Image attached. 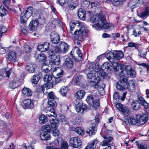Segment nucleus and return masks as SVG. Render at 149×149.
Here are the masks:
<instances>
[{
    "instance_id": "19",
    "label": "nucleus",
    "mask_w": 149,
    "mask_h": 149,
    "mask_svg": "<svg viewBox=\"0 0 149 149\" xmlns=\"http://www.w3.org/2000/svg\"><path fill=\"white\" fill-rule=\"evenodd\" d=\"M55 142H58V144H56V145H58L60 143L61 146L60 149H68V143L66 141H64L61 137H58Z\"/></svg>"
},
{
    "instance_id": "40",
    "label": "nucleus",
    "mask_w": 149,
    "mask_h": 149,
    "mask_svg": "<svg viewBox=\"0 0 149 149\" xmlns=\"http://www.w3.org/2000/svg\"><path fill=\"white\" fill-rule=\"evenodd\" d=\"M38 59L40 62H42V64H45L46 62V58L45 55L43 54H40L38 55Z\"/></svg>"
},
{
    "instance_id": "17",
    "label": "nucleus",
    "mask_w": 149,
    "mask_h": 149,
    "mask_svg": "<svg viewBox=\"0 0 149 149\" xmlns=\"http://www.w3.org/2000/svg\"><path fill=\"white\" fill-rule=\"evenodd\" d=\"M103 14L100 13H97L95 16H93L92 17L91 16L90 20L92 22H97V23L95 24L93 26L95 28V25H98L99 24V22L101 21V20L104 16Z\"/></svg>"
},
{
    "instance_id": "34",
    "label": "nucleus",
    "mask_w": 149,
    "mask_h": 149,
    "mask_svg": "<svg viewBox=\"0 0 149 149\" xmlns=\"http://www.w3.org/2000/svg\"><path fill=\"white\" fill-rule=\"evenodd\" d=\"M124 123L126 125L128 123L131 124L132 125H135L138 123L137 120L135 119L133 117H130L127 119V121H124Z\"/></svg>"
},
{
    "instance_id": "57",
    "label": "nucleus",
    "mask_w": 149,
    "mask_h": 149,
    "mask_svg": "<svg viewBox=\"0 0 149 149\" xmlns=\"http://www.w3.org/2000/svg\"><path fill=\"white\" fill-rule=\"evenodd\" d=\"M56 99L48 100V103L50 106L53 107H55L56 106L57 103L56 102Z\"/></svg>"
},
{
    "instance_id": "52",
    "label": "nucleus",
    "mask_w": 149,
    "mask_h": 149,
    "mask_svg": "<svg viewBox=\"0 0 149 149\" xmlns=\"http://www.w3.org/2000/svg\"><path fill=\"white\" fill-rule=\"evenodd\" d=\"M68 91V87L67 86H63L60 89V92L63 96H65L66 95Z\"/></svg>"
},
{
    "instance_id": "53",
    "label": "nucleus",
    "mask_w": 149,
    "mask_h": 149,
    "mask_svg": "<svg viewBox=\"0 0 149 149\" xmlns=\"http://www.w3.org/2000/svg\"><path fill=\"white\" fill-rule=\"evenodd\" d=\"M135 143L138 146V149H148V146L146 144L141 143H139L138 141H136Z\"/></svg>"
},
{
    "instance_id": "35",
    "label": "nucleus",
    "mask_w": 149,
    "mask_h": 149,
    "mask_svg": "<svg viewBox=\"0 0 149 149\" xmlns=\"http://www.w3.org/2000/svg\"><path fill=\"white\" fill-rule=\"evenodd\" d=\"M139 52L138 56H140L141 58H146V55L147 53V50H146L145 49H138Z\"/></svg>"
},
{
    "instance_id": "26",
    "label": "nucleus",
    "mask_w": 149,
    "mask_h": 149,
    "mask_svg": "<svg viewBox=\"0 0 149 149\" xmlns=\"http://www.w3.org/2000/svg\"><path fill=\"white\" fill-rule=\"evenodd\" d=\"M139 100L141 102V105L145 108L146 113H149V104L146 101L144 98H140Z\"/></svg>"
},
{
    "instance_id": "55",
    "label": "nucleus",
    "mask_w": 149,
    "mask_h": 149,
    "mask_svg": "<svg viewBox=\"0 0 149 149\" xmlns=\"http://www.w3.org/2000/svg\"><path fill=\"white\" fill-rule=\"evenodd\" d=\"M18 85V82L16 81H11L9 84V87L13 89L17 88Z\"/></svg>"
},
{
    "instance_id": "28",
    "label": "nucleus",
    "mask_w": 149,
    "mask_h": 149,
    "mask_svg": "<svg viewBox=\"0 0 149 149\" xmlns=\"http://www.w3.org/2000/svg\"><path fill=\"white\" fill-rule=\"evenodd\" d=\"M114 59L119 60L124 56L123 52L121 51H115L113 52Z\"/></svg>"
},
{
    "instance_id": "12",
    "label": "nucleus",
    "mask_w": 149,
    "mask_h": 149,
    "mask_svg": "<svg viewBox=\"0 0 149 149\" xmlns=\"http://www.w3.org/2000/svg\"><path fill=\"white\" fill-rule=\"evenodd\" d=\"M136 119L140 125L146 123L148 120V117L146 114H139L136 115Z\"/></svg>"
},
{
    "instance_id": "15",
    "label": "nucleus",
    "mask_w": 149,
    "mask_h": 149,
    "mask_svg": "<svg viewBox=\"0 0 149 149\" xmlns=\"http://www.w3.org/2000/svg\"><path fill=\"white\" fill-rule=\"evenodd\" d=\"M116 106L118 110L126 116H128L130 115V110L128 108H126L125 105L120 103H118L116 104Z\"/></svg>"
},
{
    "instance_id": "41",
    "label": "nucleus",
    "mask_w": 149,
    "mask_h": 149,
    "mask_svg": "<svg viewBox=\"0 0 149 149\" xmlns=\"http://www.w3.org/2000/svg\"><path fill=\"white\" fill-rule=\"evenodd\" d=\"M40 136L41 140H48L50 138V136L48 133L44 132L41 133Z\"/></svg>"
},
{
    "instance_id": "63",
    "label": "nucleus",
    "mask_w": 149,
    "mask_h": 149,
    "mask_svg": "<svg viewBox=\"0 0 149 149\" xmlns=\"http://www.w3.org/2000/svg\"><path fill=\"white\" fill-rule=\"evenodd\" d=\"M48 100L56 99V97L55 96L54 92L52 91L49 92L48 94Z\"/></svg>"
},
{
    "instance_id": "62",
    "label": "nucleus",
    "mask_w": 149,
    "mask_h": 149,
    "mask_svg": "<svg viewBox=\"0 0 149 149\" xmlns=\"http://www.w3.org/2000/svg\"><path fill=\"white\" fill-rule=\"evenodd\" d=\"M6 10L3 6H0V15L3 16L6 15Z\"/></svg>"
},
{
    "instance_id": "37",
    "label": "nucleus",
    "mask_w": 149,
    "mask_h": 149,
    "mask_svg": "<svg viewBox=\"0 0 149 149\" xmlns=\"http://www.w3.org/2000/svg\"><path fill=\"white\" fill-rule=\"evenodd\" d=\"M67 4L69 8L71 10L74 9L77 5L76 3L74 2L73 0H68Z\"/></svg>"
},
{
    "instance_id": "22",
    "label": "nucleus",
    "mask_w": 149,
    "mask_h": 149,
    "mask_svg": "<svg viewBox=\"0 0 149 149\" xmlns=\"http://www.w3.org/2000/svg\"><path fill=\"white\" fill-rule=\"evenodd\" d=\"M39 23L38 20H32L30 22L29 24L28 28L30 31H35L38 26Z\"/></svg>"
},
{
    "instance_id": "38",
    "label": "nucleus",
    "mask_w": 149,
    "mask_h": 149,
    "mask_svg": "<svg viewBox=\"0 0 149 149\" xmlns=\"http://www.w3.org/2000/svg\"><path fill=\"white\" fill-rule=\"evenodd\" d=\"M85 94V92L84 90H80L76 93L75 97L77 98L81 99L84 97Z\"/></svg>"
},
{
    "instance_id": "50",
    "label": "nucleus",
    "mask_w": 149,
    "mask_h": 149,
    "mask_svg": "<svg viewBox=\"0 0 149 149\" xmlns=\"http://www.w3.org/2000/svg\"><path fill=\"white\" fill-rule=\"evenodd\" d=\"M40 79V77L39 75H34L31 79V81L33 84H36Z\"/></svg>"
},
{
    "instance_id": "59",
    "label": "nucleus",
    "mask_w": 149,
    "mask_h": 149,
    "mask_svg": "<svg viewBox=\"0 0 149 149\" xmlns=\"http://www.w3.org/2000/svg\"><path fill=\"white\" fill-rule=\"evenodd\" d=\"M140 44L133 42H130L128 43V47H134L136 49H138Z\"/></svg>"
},
{
    "instance_id": "5",
    "label": "nucleus",
    "mask_w": 149,
    "mask_h": 149,
    "mask_svg": "<svg viewBox=\"0 0 149 149\" xmlns=\"http://www.w3.org/2000/svg\"><path fill=\"white\" fill-rule=\"evenodd\" d=\"M56 121L54 120L53 119L50 120V124L45 125L42 127L43 132L48 133L52 132L59 125L58 123H57Z\"/></svg>"
},
{
    "instance_id": "36",
    "label": "nucleus",
    "mask_w": 149,
    "mask_h": 149,
    "mask_svg": "<svg viewBox=\"0 0 149 149\" xmlns=\"http://www.w3.org/2000/svg\"><path fill=\"white\" fill-rule=\"evenodd\" d=\"M98 141L96 140H94L92 143L89 144L86 146L85 149H95L96 145Z\"/></svg>"
},
{
    "instance_id": "1",
    "label": "nucleus",
    "mask_w": 149,
    "mask_h": 149,
    "mask_svg": "<svg viewBox=\"0 0 149 149\" xmlns=\"http://www.w3.org/2000/svg\"><path fill=\"white\" fill-rule=\"evenodd\" d=\"M70 26V33L76 36L77 45H80L87 35L88 30L82 23L76 21L71 22Z\"/></svg>"
},
{
    "instance_id": "44",
    "label": "nucleus",
    "mask_w": 149,
    "mask_h": 149,
    "mask_svg": "<svg viewBox=\"0 0 149 149\" xmlns=\"http://www.w3.org/2000/svg\"><path fill=\"white\" fill-rule=\"evenodd\" d=\"M126 70L127 72V75L129 77L134 78L135 77L136 73L133 69L131 68L129 70H127V69H126Z\"/></svg>"
},
{
    "instance_id": "39",
    "label": "nucleus",
    "mask_w": 149,
    "mask_h": 149,
    "mask_svg": "<svg viewBox=\"0 0 149 149\" xmlns=\"http://www.w3.org/2000/svg\"><path fill=\"white\" fill-rule=\"evenodd\" d=\"M25 12L24 14L29 17L33 13V8L32 7L30 6L28 8H26L25 9Z\"/></svg>"
},
{
    "instance_id": "42",
    "label": "nucleus",
    "mask_w": 149,
    "mask_h": 149,
    "mask_svg": "<svg viewBox=\"0 0 149 149\" xmlns=\"http://www.w3.org/2000/svg\"><path fill=\"white\" fill-rule=\"evenodd\" d=\"M126 84L121 83L120 82H117L116 85V88L122 91L127 89V86L126 85Z\"/></svg>"
},
{
    "instance_id": "32",
    "label": "nucleus",
    "mask_w": 149,
    "mask_h": 149,
    "mask_svg": "<svg viewBox=\"0 0 149 149\" xmlns=\"http://www.w3.org/2000/svg\"><path fill=\"white\" fill-rule=\"evenodd\" d=\"M16 57V52L15 51L10 50L8 53V59L10 61L14 60Z\"/></svg>"
},
{
    "instance_id": "8",
    "label": "nucleus",
    "mask_w": 149,
    "mask_h": 149,
    "mask_svg": "<svg viewBox=\"0 0 149 149\" xmlns=\"http://www.w3.org/2000/svg\"><path fill=\"white\" fill-rule=\"evenodd\" d=\"M113 67L115 74L117 75H122L123 74V71L125 69V66L118 62L114 63L113 64Z\"/></svg>"
},
{
    "instance_id": "24",
    "label": "nucleus",
    "mask_w": 149,
    "mask_h": 149,
    "mask_svg": "<svg viewBox=\"0 0 149 149\" xmlns=\"http://www.w3.org/2000/svg\"><path fill=\"white\" fill-rule=\"evenodd\" d=\"M104 78L100 77L97 76V79L94 80H91L89 81V85L91 87H93L95 88H97L98 87V83L100 81Z\"/></svg>"
},
{
    "instance_id": "49",
    "label": "nucleus",
    "mask_w": 149,
    "mask_h": 149,
    "mask_svg": "<svg viewBox=\"0 0 149 149\" xmlns=\"http://www.w3.org/2000/svg\"><path fill=\"white\" fill-rule=\"evenodd\" d=\"M59 120L64 124H66L68 123V120L65 116L62 114H60L59 118Z\"/></svg>"
},
{
    "instance_id": "3",
    "label": "nucleus",
    "mask_w": 149,
    "mask_h": 149,
    "mask_svg": "<svg viewBox=\"0 0 149 149\" xmlns=\"http://www.w3.org/2000/svg\"><path fill=\"white\" fill-rule=\"evenodd\" d=\"M86 101L88 104L92 105L96 109H98L100 106L99 100L94 95L91 94L88 95Z\"/></svg>"
},
{
    "instance_id": "27",
    "label": "nucleus",
    "mask_w": 149,
    "mask_h": 149,
    "mask_svg": "<svg viewBox=\"0 0 149 149\" xmlns=\"http://www.w3.org/2000/svg\"><path fill=\"white\" fill-rule=\"evenodd\" d=\"M36 65L34 64H32L31 63H28L26 64L25 67L26 69L30 73H33L35 72L36 68Z\"/></svg>"
},
{
    "instance_id": "60",
    "label": "nucleus",
    "mask_w": 149,
    "mask_h": 149,
    "mask_svg": "<svg viewBox=\"0 0 149 149\" xmlns=\"http://www.w3.org/2000/svg\"><path fill=\"white\" fill-rule=\"evenodd\" d=\"M75 131L79 134L82 136L84 134V130L79 127H77Z\"/></svg>"
},
{
    "instance_id": "18",
    "label": "nucleus",
    "mask_w": 149,
    "mask_h": 149,
    "mask_svg": "<svg viewBox=\"0 0 149 149\" xmlns=\"http://www.w3.org/2000/svg\"><path fill=\"white\" fill-rule=\"evenodd\" d=\"M140 98H143L141 96L138 95L137 96V100L133 101L132 102V107L134 110H138L140 109L141 104V102L139 100Z\"/></svg>"
},
{
    "instance_id": "7",
    "label": "nucleus",
    "mask_w": 149,
    "mask_h": 149,
    "mask_svg": "<svg viewBox=\"0 0 149 149\" xmlns=\"http://www.w3.org/2000/svg\"><path fill=\"white\" fill-rule=\"evenodd\" d=\"M90 72L87 75L88 78L91 80H94L97 79V76L100 77L104 78V73H101L100 71H96L93 68H92Z\"/></svg>"
},
{
    "instance_id": "20",
    "label": "nucleus",
    "mask_w": 149,
    "mask_h": 149,
    "mask_svg": "<svg viewBox=\"0 0 149 149\" xmlns=\"http://www.w3.org/2000/svg\"><path fill=\"white\" fill-rule=\"evenodd\" d=\"M143 3V0H132L129 3L128 6L132 9H133L136 7L139 6Z\"/></svg>"
},
{
    "instance_id": "25",
    "label": "nucleus",
    "mask_w": 149,
    "mask_h": 149,
    "mask_svg": "<svg viewBox=\"0 0 149 149\" xmlns=\"http://www.w3.org/2000/svg\"><path fill=\"white\" fill-rule=\"evenodd\" d=\"M140 18L145 19L149 16V7H147L138 15Z\"/></svg>"
},
{
    "instance_id": "21",
    "label": "nucleus",
    "mask_w": 149,
    "mask_h": 149,
    "mask_svg": "<svg viewBox=\"0 0 149 149\" xmlns=\"http://www.w3.org/2000/svg\"><path fill=\"white\" fill-rule=\"evenodd\" d=\"M75 51L77 54L78 58H77L75 56H72L73 58L76 61H81L82 58V54L81 51L79 49V48L76 47L73 49L71 52V54L72 52H74Z\"/></svg>"
},
{
    "instance_id": "13",
    "label": "nucleus",
    "mask_w": 149,
    "mask_h": 149,
    "mask_svg": "<svg viewBox=\"0 0 149 149\" xmlns=\"http://www.w3.org/2000/svg\"><path fill=\"white\" fill-rule=\"evenodd\" d=\"M70 146L73 148H78L82 144V142L80 138L76 136L70 139L69 142Z\"/></svg>"
},
{
    "instance_id": "11",
    "label": "nucleus",
    "mask_w": 149,
    "mask_h": 149,
    "mask_svg": "<svg viewBox=\"0 0 149 149\" xmlns=\"http://www.w3.org/2000/svg\"><path fill=\"white\" fill-rule=\"evenodd\" d=\"M34 100H33L27 99L23 100L22 103L23 108L24 109H30L33 108Z\"/></svg>"
},
{
    "instance_id": "45",
    "label": "nucleus",
    "mask_w": 149,
    "mask_h": 149,
    "mask_svg": "<svg viewBox=\"0 0 149 149\" xmlns=\"http://www.w3.org/2000/svg\"><path fill=\"white\" fill-rule=\"evenodd\" d=\"M43 79L45 82H48L52 81L53 78L49 73H47L45 75Z\"/></svg>"
},
{
    "instance_id": "54",
    "label": "nucleus",
    "mask_w": 149,
    "mask_h": 149,
    "mask_svg": "<svg viewBox=\"0 0 149 149\" xmlns=\"http://www.w3.org/2000/svg\"><path fill=\"white\" fill-rule=\"evenodd\" d=\"M52 24L54 25V27L57 26H61L62 24V22L58 19H56L53 20Z\"/></svg>"
},
{
    "instance_id": "64",
    "label": "nucleus",
    "mask_w": 149,
    "mask_h": 149,
    "mask_svg": "<svg viewBox=\"0 0 149 149\" xmlns=\"http://www.w3.org/2000/svg\"><path fill=\"white\" fill-rule=\"evenodd\" d=\"M7 31L6 27L2 25H0V37L2 36V34L5 33Z\"/></svg>"
},
{
    "instance_id": "9",
    "label": "nucleus",
    "mask_w": 149,
    "mask_h": 149,
    "mask_svg": "<svg viewBox=\"0 0 149 149\" xmlns=\"http://www.w3.org/2000/svg\"><path fill=\"white\" fill-rule=\"evenodd\" d=\"M95 28L98 30H101L103 29H107L109 28L111 26L110 24L107 22L104 16L100 22H99L98 25H95Z\"/></svg>"
},
{
    "instance_id": "51",
    "label": "nucleus",
    "mask_w": 149,
    "mask_h": 149,
    "mask_svg": "<svg viewBox=\"0 0 149 149\" xmlns=\"http://www.w3.org/2000/svg\"><path fill=\"white\" fill-rule=\"evenodd\" d=\"M120 77V81L118 82H120L121 83H125L127 85V82L128 81L127 77L124 76L123 74L122 75H119Z\"/></svg>"
},
{
    "instance_id": "30",
    "label": "nucleus",
    "mask_w": 149,
    "mask_h": 149,
    "mask_svg": "<svg viewBox=\"0 0 149 149\" xmlns=\"http://www.w3.org/2000/svg\"><path fill=\"white\" fill-rule=\"evenodd\" d=\"M78 15L79 18L84 20L86 19V12L82 8H80L78 11Z\"/></svg>"
},
{
    "instance_id": "61",
    "label": "nucleus",
    "mask_w": 149,
    "mask_h": 149,
    "mask_svg": "<svg viewBox=\"0 0 149 149\" xmlns=\"http://www.w3.org/2000/svg\"><path fill=\"white\" fill-rule=\"evenodd\" d=\"M62 80V79L61 78L56 77H53L52 80L54 84L55 85L56 84L60 82Z\"/></svg>"
},
{
    "instance_id": "23",
    "label": "nucleus",
    "mask_w": 149,
    "mask_h": 149,
    "mask_svg": "<svg viewBox=\"0 0 149 149\" xmlns=\"http://www.w3.org/2000/svg\"><path fill=\"white\" fill-rule=\"evenodd\" d=\"M63 66L67 69H72L73 68L74 63L72 59L70 58H67L65 60Z\"/></svg>"
},
{
    "instance_id": "58",
    "label": "nucleus",
    "mask_w": 149,
    "mask_h": 149,
    "mask_svg": "<svg viewBox=\"0 0 149 149\" xmlns=\"http://www.w3.org/2000/svg\"><path fill=\"white\" fill-rule=\"evenodd\" d=\"M42 70L44 72H48L50 71V70L48 68V67H49V66L46 64V63L45 64H42Z\"/></svg>"
},
{
    "instance_id": "46",
    "label": "nucleus",
    "mask_w": 149,
    "mask_h": 149,
    "mask_svg": "<svg viewBox=\"0 0 149 149\" xmlns=\"http://www.w3.org/2000/svg\"><path fill=\"white\" fill-rule=\"evenodd\" d=\"M29 17H27V16L24 14V13H22L20 16V22L24 25L25 23H26Z\"/></svg>"
},
{
    "instance_id": "56",
    "label": "nucleus",
    "mask_w": 149,
    "mask_h": 149,
    "mask_svg": "<svg viewBox=\"0 0 149 149\" xmlns=\"http://www.w3.org/2000/svg\"><path fill=\"white\" fill-rule=\"evenodd\" d=\"M57 72L56 77H61L63 75L64 71L62 69L60 68H58L56 70Z\"/></svg>"
},
{
    "instance_id": "2",
    "label": "nucleus",
    "mask_w": 149,
    "mask_h": 149,
    "mask_svg": "<svg viewBox=\"0 0 149 149\" xmlns=\"http://www.w3.org/2000/svg\"><path fill=\"white\" fill-rule=\"evenodd\" d=\"M102 136L104 140L101 142V145L102 146H107V147H111L113 145V137L108 135V130L105 128H102L100 133Z\"/></svg>"
},
{
    "instance_id": "14",
    "label": "nucleus",
    "mask_w": 149,
    "mask_h": 149,
    "mask_svg": "<svg viewBox=\"0 0 149 149\" xmlns=\"http://www.w3.org/2000/svg\"><path fill=\"white\" fill-rule=\"evenodd\" d=\"M101 68L102 71L100 70V72L104 73V78L106 74L110 73L112 69V66L109 63L107 62L104 63L101 65Z\"/></svg>"
},
{
    "instance_id": "33",
    "label": "nucleus",
    "mask_w": 149,
    "mask_h": 149,
    "mask_svg": "<svg viewBox=\"0 0 149 149\" xmlns=\"http://www.w3.org/2000/svg\"><path fill=\"white\" fill-rule=\"evenodd\" d=\"M22 93L27 96H31L32 95V91L31 89L29 88L24 87L22 90Z\"/></svg>"
},
{
    "instance_id": "6",
    "label": "nucleus",
    "mask_w": 149,
    "mask_h": 149,
    "mask_svg": "<svg viewBox=\"0 0 149 149\" xmlns=\"http://www.w3.org/2000/svg\"><path fill=\"white\" fill-rule=\"evenodd\" d=\"M68 49V45L66 43L61 41L58 45L54 47L55 52L58 54H65Z\"/></svg>"
},
{
    "instance_id": "31",
    "label": "nucleus",
    "mask_w": 149,
    "mask_h": 149,
    "mask_svg": "<svg viewBox=\"0 0 149 149\" xmlns=\"http://www.w3.org/2000/svg\"><path fill=\"white\" fill-rule=\"evenodd\" d=\"M135 84L134 81L133 80H130L128 84L127 83V89H128L130 92L133 91L135 89Z\"/></svg>"
},
{
    "instance_id": "43",
    "label": "nucleus",
    "mask_w": 149,
    "mask_h": 149,
    "mask_svg": "<svg viewBox=\"0 0 149 149\" xmlns=\"http://www.w3.org/2000/svg\"><path fill=\"white\" fill-rule=\"evenodd\" d=\"M105 56L110 62H112L113 61L114 59L113 52H109L105 55Z\"/></svg>"
},
{
    "instance_id": "29",
    "label": "nucleus",
    "mask_w": 149,
    "mask_h": 149,
    "mask_svg": "<svg viewBox=\"0 0 149 149\" xmlns=\"http://www.w3.org/2000/svg\"><path fill=\"white\" fill-rule=\"evenodd\" d=\"M90 2L87 0L83 1L81 3V6L87 10V12L89 14L91 13V11L90 10H88L89 9V6L90 5Z\"/></svg>"
},
{
    "instance_id": "10",
    "label": "nucleus",
    "mask_w": 149,
    "mask_h": 149,
    "mask_svg": "<svg viewBox=\"0 0 149 149\" xmlns=\"http://www.w3.org/2000/svg\"><path fill=\"white\" fill-rule=\"evenodd\" d=\"M74 103L75 109L78 112H81V113H83L84 111L88 108L86 104H83L81 101H79V100H77Z\"/></svg>"
},
{
    "instance_id": "48",
    "label": "nucleus",
    "mask_w": 149,
    "mask_h": 149,
    "mask_svg": "<svg viewBox=\"0 0 149 149\" xmlns=\"http://www.w3.org/2000/svg\"><path fill=\"white\" fill-rule=\"evenodd\" d=\"M82 76H78L73 78V83L77 85H79L80 84L82 78Z\"/></svg>"
},
{
    "instance_id": "16",
    "label": "nucleus",
    "mask_w": 149,
    "mask_h": 149,
    "mask_svg": "<svg viewBox=\"0 0 149 149\" xmlns=\"http://www.w3.org/2000/svg\"><path fill=\"white\" fill-rule=\"evenodd\" d=\"M50 40L53 43L57 44L60 42V36L59 35L54 31L51 32L50 34Z\"/></svg>"
},
{
    "instance_id": "4",
    "label": "nucleus",
    "mask_w": 149,
    "mask_h": 149,
    "mask_svg": "<svg viewBox=\"0 0 149 149\" xmlns=\"http://www.w3.org/2000/svg\"><path fill=\"white\" fill-rule=\"evenodd\" d=\"M99 115L98 113H97L95 117V120L96 123H92L90 125V126L87 129L86 132L89 134L90 135H92L95 134V132L97 131V124L99 122Z\"/></svg>"
},
{
    "instance_id": "47",
    "label": "nucleus",
    "mask_w": 149,
    "mask_h": 149,
    "mask_svg": "<svg viewBox=\"0 0 149 149\" xmlns=\"http://www.w3.org/2000/svg\"><path fill=\"white\" fill-rule=\"evenodd\" d=\"M39 123L41 124H44L46 123L48 120L47 117L43 115L40 116L39 118Z\"/></svg>"
}]
</instances>
